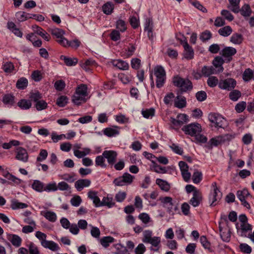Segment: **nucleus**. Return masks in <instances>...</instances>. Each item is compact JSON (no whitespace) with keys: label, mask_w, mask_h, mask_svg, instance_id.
<instances>
[{"label":"nucleus","mask_w":254,"mask_h":254,"mask_svg":"<svg viewBox=\"0 0 254 254\" xmlns=\"http://www.w3.org/2000/svg\"><path fill=\"white\" fill-rule=\"evenodd\" d=\"M28 205L26 203L18 202L16 200H12L10 207L13 210L20 208H25L27 207Z\"/></svg>","instance_id":"42"},{"label":"nucleus","mask_w":254,"mask_h":254,"mask_svg":"<svg viewBox=\"0 0 254 254\" xmlns=\"http://www.w3.org/2000/svg\"><path fill=\"white\" fill-rule=\"evenodd\" d=\"M218 33L223 37L229 36L232 32V29L230 26H226L218 30Z\"/></svg>","instance_id":"41"},{"label":"nucleus","mask_w":254,"mask_h":254,"mask_svg":"<svg viewBox=\"0 0 254 254\" xmlns=\"http://www.w3.org/2000/svg\"><path fill=\"white\" fill-rule=\"evenodd\" d=\"M16 158L17 160L26 162L28 160V155L26 149L23 148H19L17 150Z\"/></svg>","instance_id":"16"},{"label":"nucleus","mask_w":254,"mask_h":254,"mask_svg":"<svg viewBox=\"0 0 254 254\" xmlns=\"http://www.w3.org/2000/svg\"><path fill=\"white\" fill-rule=\"evenodd\" d=\"M30 13L24 11H18L15 14V16L20 22H23L30 19Z\"/></svg>","instance_id":"34"},{"label":"nucleus","mask_w":254,"mask_h":254,"mask_svg":"<svg viewBox=\"0 0 254 254\" xmlns=\"http://www.w3.org/2000/svg\"><path fill=\"white\" fill-rule=\"evenodd\" d=\"M171 123L176 126H181L189 121V116L185 114H179L177 115V118H172Z\"/></svg>","instance_id":"9"},{"label":"nucleus","mask_w":254,"mask_h":254,"mask_svg":"<svg viewBox=\"0 0 254 254\" xmlns=\"http://www.w3.org/2000/svg\"><path fill=\"white\" fill-rule=\"evenodd\" d=\"M236 81L232 78H228L219 81L218 86L220 89L231 91L236 85Z\"/></svg>","instance_id":"6"},{"label":"nucleus","mask_w":254,"mask_h":254,"mask_svg":"<svg viewBox=\"0 0 254 254\" xmlns=\"http://www.w3.org/2000/svg\"><path fill=\"white\" fill-rule=\"evenodd\" d=\"M33 29L36 28V29H34V31L41 37H42L44 40L47 41H49L50 39V36L48 34L44 29L38 26L35 25L33 26Z\"/></svg>","instance_id":"23"},{"label":"nucleus","mask_w":254,"mask_h":254,"mask_svg":"<svg viewBox=\"0 0 254 254\" xmlns=\"http://www.w3.org/2000/svg\"><path fill=\"white\" fill-rule=\"evenodd\" d=\"M103 131L104 134L108 137L114 136L119 134V131L114 128H105Z\"/></svg>","instance_id":"43"},{"label":"nucleus","mask_w":254,"mask_h":254,"mask_svg":"<svg viewBox=\"0 0 254 254\" xmlns=\"http://www.w3.org/2000/svg\"><path fill=\"white\" fill-rule=\"evenodd\" d=\"M154 74L156 78L166 76V72L164 68L161 65H157L154 68Z\"/></svg>","instance_id":"50"},{"label":"nucleus","mask_w":254,"mask_h":254,"mask_svg":"<svg viewBox=\"0 0 254 254\" xmlns=\"http://www.w3.org/2000/svg\"><path fill=\"white\" fill-rule=\"evenodd\" d=\"M117 251L115 254H129L127 248L122 246L121 244L117 245Z\"/></svg>","instance_id":"64"},{"label":"nucleus","mask_w":254,"mask_h":254,"mask_svg":"<svg viewBox=\"0 0 254 254\" xmlns=\"http://www.w3.org/2000/svg\"><path fill=\"white\" fill-rule=\"evenodd\" d=\"M201 74L205 77H208L211 74L215 73V69L212 66H204L201 69Z\"/></svg>","instance_id":"31"},{"label":"nucleus","mask_w":254,"mask_h":254,"mask_svg":"<svg viewBox=\"0 0 254 254\" xmlns=\"http://www.w3.org/2000/svg\"><path fill=\"white\" fill-rule=\"evenodd\" d=\"M161 238L159 237H152L146 244H150L152 246L157 248L153 250L154 251L157 252L160 247Z\"/></svg>","instance_id":"30"},{"label":"nucleus","mask_w":254,"mask_h":254,"mask_svg":"<svg viewBox=\"0 0 254 254\" xmlns=\"http://www.w3.org/2000/svg\"><path fill=\"white\" fill-rule=\"evenodd\" d=\"M87 86L85 84H81L79 85L76 88L75 93L83 97L87 96Z\"/></svg>","instance_id":"26"},{"label":"nucleus","mask_w":254,"mask_h":254,"mask_svg":"<svg viewBox=\"0 0 254 254\" xmlns=\"http://www.w3.org/2000/svg\"><path fill=\"white\" fill-rule=\"evenodd\" d=\"M242 77L245 82H249L252 79L254 80V70L250 68H246L243 73Z\"/></svg>","instance_id":"19"},{"label":"nucleus","mask_w":254,"mask_h":254,"mask_svg":"<svg viewBox=\"0 0 254 254\" xmlns=\"http://www.w3.org/2000/svg\"><path fill=\"white\" fill-rule=\"evenodd\" d=\"M224 63V61L221 57L217 56L214 58L213 61V64L215 67L218 68V72L223 71L224 68L222 64Z\"/></svg>","instance_id":"27"},{"label":"nucleus","mask_w":254,"mask_h":254,"mask_svg":"<svg viewBox=\"0 0 254 254\" xmlns=\"http://www.w3.org/2000/svg\"><path fill=\"white\" fill-rule=\"evenodd\" d=\"M195 97L197 101L202 102L206 100L207 94L204 91H199L195 94Z\"/></svg>","instance_id":"63"},{"label":"nucleus","mask_w":254,"mask_h":254,"mask_svg":"<svg viewBox=\"0 0 254 254\" xmlns=\"http://www.w3.org/2000/svg\"><path fill=\"white\" fill-rule=\"evenodd\" d=\"M208 119L211 123V127H226L228 126L227 120L218 113H209L208 116Z\"/></svg>","instance_id":"2"},{"label":"nucleus","mask_w":254,"mask_h":254,"mask_svg":"<svg viewBox=\"0 0 254 254\" xmlns=\"http://www.w3.org/2000/svg\"><path fill=\"white\" fill-rule=\"evenodd\" d=\"M237 53V50L235 48L232 47H225L223 48L220 54L224 58H226L229 62L231 61L232 59V57L235 55Z\"/></svg>","instance_id":"10"},{"label":"nucleus","mask_w":254,"mask_h":254,"mask_svg":"<svg viewBox=\"0 0 254 254\" xmlns=\"http://www.w3.org/2000/svg\"><path fill=\"white\" fill-rule=\"evenodd\" d=\"M212 37V34L209 30H205L202 32L200 35V39L202 42H205L210 39Z\"/></svg>","instance_id":"62"},{"label":"nucleus","mask_w":254,"mask_h":254,"mask_svg":"<svg viewBox=\"0 0 254 254\" xmlns=\"http://www.w3.org/2000/svg\"><path fill=\"white\" fill-rule=\"evenodd\" d=\"M182 130L183 131L185 134L190 135L191 136H194L195 139L201 143H206L207 138L204 135L201 134L200 132L202 131V128H181Z\"/></svg>","instance_id":"3"},{"label":"nucleus","mask_w":254,"mask_h":254,"mask_svg":"<svg viewBox=\"0 0 254 254\" xmlns=\"http://www.w3.org/2000/svg\"><path fill=\"white\" fill-rule=\"evenodd\" d=\"M219 81L216 76H209L207 79V83L210 87H214L219 84Z\"/></svg>","instance_id":"59"},{"label":"nucleus","mask_w":254,"mask_h":254,"mask_svg":"<svg viewBox=\"0 0 254 254\" xmlns=\"http://www.w3.org/2000/svg\"><path fill=\"white\" fill-rule=\"evenodd\" d=\"M151 162L153 164L152 166V170H153L154 172L157 173H162L165 174L167 172V170L166 169V167L161 166L159 165H158L156 162L154 160H151Z\"/></svg>","instance_id":"36"},{"label":"nucleus","mask_w":254,"mask_h":254,"mask_svg":"<svg viewBox=\"0 0 254 254\" xmlns=\"http://www.w3.org/2000/svg\"><path fill=\"white\" fill-rule=\"evenodd\" d=\"M35 107L37 110L41 111L47 109L48 104L44 100L41 99L35 103Z\"/></svg>","instance_id":"57"},{"label":"nucleus","mask_w":254,"mask_h":254,"mask_svg":"<svg viewBox=\"0 0 254 254\" xmlns=\"http://www.w3.org/2000/svg\"><path fill=\"white\" fill-rule=\"evenodd\" d=\"M116 27L118 30L121 32H125L127 29L126 22L122 19H119L117 21Z\"/></svg>","instance_id":"47"},{"label":"nucleus","mask_w":254,"mask_h":254,"mask_svg":"<svg viewBox=\"0 0 254 254\" xmlns=\"http://www.w3.org/2000/svg\"><path fill=\"white\" fill-rule=\"evenodd\" d=\"M141 114L143 117L145 118H152L155 115V110L153 108L150 109H147L145 110H142L141 111Z\"/></svg>","instance_id":"54"},{"label":"nucleus","mask_w":254,"mask_h":254,"mask_svg":"<svg viewBox=\"0 0 254 254\" xmlns=\"http://www.w3.org/2000/svg\"><path fill=\"white\" fill-rule=\"evenodd\" d=\"M105 158L103 155H99L96 156L95 158V166H100L102 168H106L107 165L105 164Z\"/></svg>","instance_id":"46"},{"label":"nucleus","mask_w":254,"mask_h":254,"mask_svg":"<svg viewBox=\"0 0 254 254\" xmlns=\"http://www.w3.org/2000/svg\"><path fill=\"white\" fill-rule=\"evenodd\" d=\"M160 200L163 204V207L167 208V211L170 215H173L174 212L179 210L177 204L173 202V199L170 196L160 198Z\"/></svg>","instance_id":"5"},{"label":"nucleus","mask_w":254,"mask_h":254,"mask_svg":"<svg viewBox=\"0 0 254 254\" xmlns=\"http://www.w3.org/2000/svg\"><path fill=\"white\" fill-rule=\"evenodd\" d=\"M202 179V174L201 172L195 171L192 175V181L194 184L199 183Z\"/></svg>","instance_id":"60"},{"label":"nucleus","mask_w":254,"mask_h":254,"mask_svg":"<svg viewBox=\"0 0 254 254\" xmlns=\"http://www.w3.org/2000/svg\"><path fill=\"white\" fill-rule=\"evenodd\" d=\"M239 11L241 15L244 17H249L252 12L250 6L248 4H245L241 9H240Z\"/></svg>","instance_id":"39"},{"label":"nucleus","mask_w":254,"mask_h":254,"mask_svg":"<svg viewBox=\"0 0 254 254\" xmlns=\"http://www.w3.org/2000/svg\"><path fill=\"white\" fill-rule=\"evenodd\" d=\"M28 85V80L25 77H21L16 82V87L19 89H24Z\"/></svg>","instance_id":"49"},{"label":"nucleus","mask_w":254,"mask_h":254,"mask_svg":"<svg viewBox=\"0 0 254 254\" xmlns=\"http://www.w3.org/2000/svg\"><path fill=\"white\" fill-rule=\"evenodd\" d=\"M174 85L180 88L182 92H186L191 91L193 88L192 82L189 79H184L178 75L174 76L173 79Z\"/></svg>","instance_id":"1"},{"label":"nucleus","mask_w":254,"mask_h":254,"mask_svg":"<svg viewBox=\"0 0 254 254\" xmlns=\"http://www.w3.org/2000/svg\"><path fill=\"white\" fill-rule=\"evenodd\" d=\"M115 204L113 198L108 196L104 197L102 201V206H107L109 208L113 207Z\"/></svg>","instance_id":"51"},{"label":"nucleus","mask_w":254,"mask_h":254,"mask_svg":"<svg viewBox=\"0 0 254 254\" xmlns=\"http://www.w3.org/2000/svg\"><path fill=\"white\" fill-rule=\"evenodd\" d=\"M241 229L242 231V236H246V232L248 231H251L252 230V226L251 224L246 223L244 224H241Z\"/></svg>","instance_id":"58"},{"label":"nucleus","mask_w":254,"mask_h":254,"mask_svg":"<svg viewBox=\"0 0 254 254\" xmlns=\"http://www.w3.org/2000/svg\"><path fill=\"white\" fill-rule=\"evenodd\" d=\"M220 144L222 143L220 141V138H219V136H218L216 137L212 138L205 145V146L208 149H211L213 146H217Z\"/></svg>","instance_id":"32"},{"label":"nucleus","mask_w":254,"mask_h":254,"mask_svg":"<svg viewBox=\"0 0 254 254\" xmlns=\"http://www.w3.org/2000/svg\"><path fill=\"white\" fill-rule=\"evenodd\" d=\"M175 107L179 109H182L186 107L187 100L186 98L184 96H178L174 102Z\"/></svg>","instance_id":"20"},{"label":"nucleus","mask_w":254,"mask_h":254,"mask_svg":"<svg viewBox=\"0 0 254 254\" xmlns=\"http://www.w3.org/2000/svg\"><path fill=\"white\" fill-rule=\"evenodd\" d=\"M68 99L65 96H61L57 99L56 104L61 107H64L68 103Z\"/></svg>","instance_id":"56"},{"label":"nucleus","mask_w":254,"mask_h":254,"mask_svg":"<svg viewBox=\"0 0 254 254\" xmlns=\"http://www.w3.org/2000/svg\"><path fill=\"white\" fill-rule=\"evenodd\" d=\"M1 175L7 180L12 182L15 185H18L21 183L22 181L16 177L15 176L10 174L8 172L4 171Z\"/></svg>","instance_id":"21"},{"label":"nucleus","mask_w":254,"mask_h":254,"mask_svg":"<svg viewBox=\"0 0 254 254\" xmlns=\"http://www.w3.org/2000/svg\"><path fill=\"white\" fill-rule=\"evenodd\" d=\"M7 239L15 247H19L21 246L22 239L19 236L15 234H7Z\"/></svg>","instance_id":"13"},{"label":"nucleus","mask_w":254,"mask_h":254,"mask_svg":"<svg viewBox=\"0 0 254 254\" xmlns=\"http://www.w3.org/2000/svg\"><path fill=\"white\" fill-rule=\"evenodd\" d=\"M15 97L12 94H4L2 97V101L3 104L8 106H12L14 104Z\"/></svg>","instance_id":"22"},{"label":"nucleus","mask_w":254,"mask_h":254,"mask_svg":"<svg viewBox=\"0 0 254 254\" xmlns=\"http://www.w3.org/2000/svg\"><path fill=\"white\" fill-rule=\"evenodd\" d=\"M222 222L219 223V230L220 231V235L222 240L225 242H229L230 241L231 238V229L230 226L229 227H223L221 226Z\"/></svg>","instance_id":"8"},{"label":"nucleus","mask_w":254,"mask_h":254,"mask_svg":"<svg viewBox=\"0 0 254 254\" xmlns=\"http://www.w3.org/2000/svg\"><path fill=\"white\" fill-rule=\"evenodd\" d=\"M44 248L49 249L50 250L55 252L60 250L58 245L54 241H44L42 243V245Z\"/></svg>","instance_id":"18"},{"label":"nucleus","mask_w":254,"mask_h":254,"mask_svg":"<svg viewBox=\"0 0 254 254\" xmlns=\"http://www.w3.org/2000/svg\"><path fill=\"white\" fill-rule=\"evenodd\" d=\"M156 183L159 186L160 189L165 191H168L170 189V184L166 181L161 179H157L156 180Z\"/></svg>","instance_id":"29"},{"label":"nucleus","mask_w":254,"mask_h":254,"mask_svg":"<svg viewBox=\"0 0 254 254\" xmlns=\"http://www.w3.org/2000/svg\"><path fill=\"white\" fill-rule=\"evenodd\" d=\"M114 9V4L111 1H108L102 6V11L104 13L107 15H110Z\"/></svg>","instance_id":"28"},{"label":"nucleus","mask_w":254,"mask_h":254,"mask_svg":"<svg viewBox=\"0 0 254 254\" xmlns=\"http://www.w3.org/2000/svg\"><path fill=\"white\" fill-rule=\"evenodd\" d=\"M60 59L64 61V64L67 66H73L76 65L78 63V60L77 58H68L64 55H61L60 56Z\"/></svg>","instance_id":"25"},{"label":"nucleus","mask_w":254,"mask_h":254,"mask_svg":"<svg viewBox=\"0 0 254 254\" xmlns=\"http://www.w3.org/2000/svg\"><path fill=\"white\" fill-rule=\"evenodd\" d=\"M29 98L30 99L29 101L31 102L33 101L35 103L42 99V96L41 93H40L38 91H36L35 92H32L30 93Z\"/></svg>","instance_id":"38"},{"label":"nucleus","mask_w":254,"mask_h":254,"mask_svg":"<svg viewBox=\"0 0 254 254\" xmlns=\"http://www.w3.org/2000/svg\"><path fill=\"white\" fill-rule=\"evenodd\" d=\"M115 239L111 236H106L103 237L101 240V244L105 248H107L109 246L110 243L114 242Z\"/></svg>","instance_id":"48"},{"label":"nucleus","mask_w":254,"mask_h":254,"mask_svg":"<svg viewBox=\"0 0 254 254\" xmlns=\"http://www.w3.org/2000/svg\"><path fill=\"white\" fill-rule=\"evenodd\" d=\"M250 195L247 189H243L242 190H239L237 192V196L241 201H244L246 198Z\"/></svg>","instance_id":"40"},{"label":"nucleus","mask_w":254,"mask_h":254,"mask_svg":"<svg viewBox=\"0 0 254 254\" xmlns=\"http://www.w3.org/2000/svg\"><path fill=\"white\" fill-rule=\"evenodd\" d=\"M17 106L22 110H28L32 106L31 102L26 99H21L17 103Z\"/></svg>","instance_id":"35"},{"label":"nucleus","mask_w":254,"mask_h":254,"mask_svg":"<svg viewBox=\"0 0 254 254\" xmlns=\"http://www.w3.org/2000/svg\"><path fill=\"white\" fill-rule=\"evenodd\" d=\"M44 216L49 221L54 222L57 220V215L56 213L53 211H47L44 212Z\"/></svg>","instance_id":"55"},{"label":"nucleus","mask_w":254,"mask_h":254,"mask_svg":"<svg viewBox=\"0 0 254 254\" xmlns=\"http://www.w3.org/2000/svg\"><path fill=\"white\" fill-rule=\"evenodd\" d=\"M96 64V62L94 60L90 59L85 61L84 63L81 64V67L85 69L86 71L89 70V66L94 65Z\"/></svg>","instance_id":"61"},{"label":"nucleus","mask_w":254,"mask_h":254,"mask_svg":"<svg viewBox=\"0 0 254 254\" xmlns=\"http://www.w3.org/2000/svg\"><path fill=\"white\" fill-rule=\"evenodd\" d=\"M230 4L229 8L234 13H237L240 11L239 3L240 0H228Z\"/></svg>","instance_id":"33"},{"label":"nucleus","mask_w":254,"mask_h":254,"mask_svg":"<svg viewBox=\"0 0 254 254\" xmlns=\"http://www.w3.org/2000/svg\"><path fill=\"white\" fill-rule=\"evenodd\" d=\"M50 32L52 35L55 36L59 39L64 37V35L65 34L63 30L59 28L52 29L50 30Z\"/></svg>","instance_id":"53"},{"label":"nucleus","mask_w":254,"mask_h":254,"mask_svg":"<svg viewBox=\"0 0 254 254\" xmlns=\"http://www.w3.org/2000/svg\"><path fill=\"white\" fill-rule=\"evenodd\" d=\"M112 64L121 70H127L129 68L128 64L121 60H113Z\"/></svg>","instance_id":"17"},{"label":"nucleus","mask_w":254,"mask_h":254,"mask_svg":"<svg viewBox=\"0 0 254 254\" xmlns=\"http://www.w3.org/2000/svg\"><path fill=\"white\" fill-rule=\"evenodd\" d=\"M181 44L184 48V57L187 60H191L193 58L194 51L192 48L190 46L185 40H181Z\"/></svg>","instance_id":"11"},{"label":"nucleus","mask_w":254,"mask_h":254,"mask_svg":"<svg viewBox=\"0 0 254 254\" xmlns=\"http://www.w3.org/2000/svg\"><path fill=\"white\" fill-rule=\"evenodd\" d=\"M244 40V37L242 34L235 33L230 38V41L232 43L236 45H240Z\"/></svg>","instance_id":"24"},{"label":"nucleus","mask_w":254,"mask_h":254,"mask_svg":"<svg viewBox=\"0 0 254 254\" xmlns=\"http://www.w3.org/2000/svg\"><path fill=\"white\" fill-rule=\"evenodd\" d=\"M87 99L85 97L81 95L76 94L75 93L74 95L72 97V101L76 105H79L81 103V102L84 103L86 102Z\"/></svg>","instance_id":"44"},{"label":"nucleus","mask_w":254,"mask_h":254,"mask_svg":"<svg viewBox=\"0 0 254 254\" xmlns=\"http://www.w3.org/2000/svg\"><path fill=\"white\" fill-rule=\"evenodd\" d=\"M91 181L88 179H80L75 182V188L78 191H81L84 187L90 186Z\"/></svg>","instance_id":"15"},{"label":"nucleus","mask_w":254,"mask_h":254,"mask_svg":"<svg viewBox=\"0 0 254 254\" xmlns=\"http://www.w3.org/2000/svg\"><path fill=\"white\" fill-rule=\"evenodd\" d=\"M105 159H107L109 165L112 168L116 162L118 153L114 150H105L103 152Z\"/></svg>","instance_id":"7"},{"label":"nucleus","mask_w":254,"mask_h":254,"mask_svg":"<svg viewBox=\"0 0 254 254\" xmlns=\"http://www.w3.org/2000/svg\"><path fill=\"white\" fill-rule=\"evenodd\" d=\"M193 196L190 200L189 203L194 207H197L202 200V194L201 191H195L192 193Z\"/></svg>","instance_id":"12"},{"label":"nucleus","mask_w":254,"mask_h":254,"mask_svg":"<svg viewBox=\"0 0 254 254\" xmlns=\"http://www.w3.org/2000/svg\"><path fill=\"white\" fill-rule=\"evenodd\" d=\"M29 254H40V251L37 246L33 242H30L27 245Z\"/></svg>","instance_id":"45"},{"label":"nucleus","mask_w":254,"mask_h":254,"mask_svg":"<svg viewBox=\"0 0 254 254\" xmlns=\"http://www.w3.org/2000/svg\"><path fill=\"white\" fill-rule=\"evenodd\" d=\"M7 27L15 36L20 38L22 37V32L19 28H17L14 22L12 21L8 22L7 23Z\"/></svg>","instance_id":"14"},{"label":"nucleus","mask_w":254,"mask_h":254,"mask_svg":"<svg viewBox=\"0 0 254 254\" xmlns=\"http://www.w3.org/2000/svg\"><path fill=\"white\" fill-rule=\"evenodd\" d=\"M32 188L38 192H42L44 190V185L43 183L39 180H34L32 184Z\"/></svg>","instance_id":"37"},{"label":"nucleus","mask_w":254,"mask_h":254,"mask_svg":"<svg viewBox=\"0 0 254 254\" xmlns=\"http://www.w3.org/2000/svg\"><path fill=\"white\" fill-rule=\"evenodd\" d=\"M213 189L209 195V201L210 206H214L217 205L222 196V193L217 187L216 182L212 184Z\"/></svg>","instance_id":"4"},{"label":"nucleus","mask_w":254,"mask_h":254,"mask_svg":"<svg viewBox=\"0 0 254 254\" xmlns=\"http://www.w3.org/2000/svg\"><path fill=\"white\" fill-rule=\"evenodd\" d=\"M241 96V93L238 90H233L229 93V98L233 101H237Z\"/></svg>","instance_id":"52"}]
</instances>
